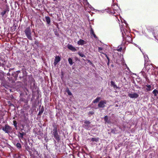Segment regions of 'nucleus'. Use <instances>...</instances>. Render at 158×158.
I'll return each instance as SVG.
<instances>
[{
  "instance_id": "1",
  "label": "nucleus",
  "mask_w": 158,
  "mask_h": 158,
  "mask_svg": "<svg viewBox=\"0 0 158 158\" xmlns=\"http://www.w3.org/2000/svg\"><path fill=\"white\" fill-rule=\"evenodd\" d=\"M54 129L52 131V135H53L57 141H59L60 139V135H59L57 126L56 125H54L53 126Z\"/></svg>"
},
{
  "instance_id": "2",
  "label": "nucleus",
  "mask_w": 158,
  "mask_h": 158,
  "mask_svg": "<svg viewBox=\"0 0 158 158\" xmlns=\"http://www.w3.org/2000/svg\"><path fill=\"white\" fill-rule=\"evenodd\" d=\"M2 129L5 133H10L12 130L11 127L7 124L4 127H3Z\"/></svg>"
},
{
  "instance_id": "3",
  "label": "nucleus",
  "mask_w": 158,
  "mask_h": 158,
  "mask_svg": "<svg viewBox=\"0 0 158 158\" xmlns=\"http://www.w3.org/2000/svg\"><path fill=\"white\" fill-rule=\"evenodd\" d=\"M25 32L27 38L29 40H32V38L31 36V30L30 27H28L25 29Z\"/></svg>"
},
{
  "instance_id": "4",
  "label": "nucleus",
  "mask_w": 158,
  "mask_h": 158,
  "mask_svg": "<svg viewBox=\"0 0 158 158\" xmlns=\"http://www.w3.org/2000/svg\"><path fill=\"white\" fill-rule=\"evenodd\" d=\"M128 96L131 98H137L139 96V95L137 93H129Z\"/></svg>"
},
{
  "instance_id": "5",
  "label": "nucleus",
  "mask_w": 158,
  "mask_h": 158,
  "mask_svg": "<svg viewBox=\"0 0 158 158\" xmlns=\"http://www.w3.org/2000/svg\"><path fill=\"white\" fill-rule=\"evenodd\" d=\"M106 103V101H101L98 103V106L99 108H103L105 106V105Z\"/></svg>"
},
{
  "instance_id": "6",
  "label": "nucleus",
  "mask_w": 158,
  "mask_h": 158,
  "mask_svg": "<svg viewBox=\"0 0 158 158\" xmlns=\"http://www.w3.org/2000/svg\"><path fill=\"white\" fill-rule=\"evenodd\" d=\"M9 11V8L7 7H6L4 9L3 11L0 14L2 16V17H3L6 13H7Z\"/></svg>"
},
{
  "instance_id": "7",
  "label": "nucleus",
  "mask_w": 158,
  "mask_h": 158,
  "mask_svg": "<svg viewBox=\"0 0 158 158\" xmlns=\"http://www.w3.org/2000/svg\"><path fill=\"white\" fill-rule=\"evenodd\" d=\"M60 58L59 56H56L54 60V64L56 66L57 64L60 61Z\"/></svg>"
},
{
  "instance_id": "8",
  "label": "nucleus",
  "mask_w": 158,
  "mask_h": 158,
  "mask_svg": "<svg viewBox=\"0 0 158 158\" xmlns=\"http://www.w3.org/2000/svg\"><path fill=\"white\" fill-rule=\"evenodd\" d=\"M90 122L87 120H85L84 121V125L86 128L88 129L90 127Z\"/></svg>"
},
{
  "instance_id": "9",
  "label": "nucleus",
  "mask_w": 158,
  "mask_h": 158,
  "mask_svg": "<svg viewBox=\"0 0 158 158\" xmlns=\"http://www.w3.org/2000/svg\"><path fill=\"white\" fill-rule=\"evenodd\" d=\"M68 48L70 50L73 51H76V49L71 45L68 44Z\"/></svg>"
},
{
  "instance_id": "10",
  "label": "nucleus",
  "mask_w": 158,
  "mask_h": 158,
  "mask_svg": "<svg viewBox=\"0 0 158 158\" xmlns=\"http://www.w3.org/2000/svg\"><path fill=\"white\" fill-rule=\"evenodd\" d=\"M86 44L85 41L83 40L80 39L77 42V44L79 45H83Z\"/></svg>"
},
{
  "instance_id": "11",
  "label": "nucleus",
  "mask_w": 158,
  "mask_h": 158,
  "mask_svg": "<svg viewBox=\"0 0 158 158\" xmlns=\"http://www.w3.org/2000/svg\"><path fill=\"white\" fill-rule=\"evenodd\" d=\"M25 157L22 155L18 154H15L14 156L15 158H24Z\"/></svg>"
},
{
  "instance_id": "12",
  "label": "nucleus",
  "mask_w": 158,
  "mask_h": 158,
  "mask_svg": "<svg viewBox=\"0 0 158 158\" xmlns=\"http://www.w3.org/2000/svg\"><path fill=\"white\" fill-rule=\"evenodd\" d=\"M45 20L47 24H50L51 22L50 18L48 16H46L45 17Z\"/></svg>"
},
{
  "instance_id": "13",
  "label": "nucleus",
  "mask_w": 158,
  "mask_h": 158,
  "mask_svg": "<svg viewBox=\"0 0 158 158\" xmlns=\"http://www.w3.org/2000/svg\"><path fill=\"white\" fill-rule=\"evenodd\" d=\"M104 120L106 123H110L111 122L110 119H109L108 117L107 116H106L104 117Z\"/></svg>"
},
{
  "instance_id": "14",
  "label": "nucleus",
  "mask_w": 158,
  "mask_h": 158,
  "mask_svg": "<svg viewBox=\"0 0 158 158\" xmlns=\"http://www.w3.org/2000/svg\"><path fill=\"white\" fill-rule=\"evenodd\" d=\"M146 86L147 87V88L146 89L147 91H150L152 89H151V85L148 84L146 85Z\"/></svg>"
},
{
  "instance_id": "15",
  "label": "nucleus",
  "mask_w": 158,
  "mask_h": 158,
  "mask_svg": "<svg viewBox=\"0 0 158 158\" xmlns=\"http://www.w3.org/2000/svg\"><path fill=\"white\" fill-rule=\"evenodd\" d=\"M111 85L113 86L114 88L117 89L118 88V87L115 84V83L113 82V81H111Z\"/></svg>"
},
{
  "instance_id": "16",
  "label": "nucleus",
  "mask_w": 158,
  "mask_h": 158,
  "mask_svg": "<svg viewBox=\"0 0 158 158\" xmlns=\"http://www.w3.org/2000/svg\"><path fill=\"white\" fill-rule=\"evenodd\" d=\"M100 99V97H97L93 101V102L94 103H95L98 102H99V101Z\"/></svg>"
},
{
  "instance_id": "17",
  "label": "nucleus",
  "mask_w": 158,
  "mask_h": 158,
  "mask_svg": "<svg viewBox=\"0 0 158 158\" xmlns=\"http://www.w3.org/2000/svg\"><path fill=\"white\" fill-rule=\"evenodd\" d=\"M152 93L154 94L155 96H156L157 94H158V90L155 89L153 91Z\"/></svg>"
},
{
  "instance_id": "18",
  "label": "nucleus",
  "mask_w": 158,
  "mask_h": 158,
  "mask_svg": "<svg viewBox=\"0 0 158 158\" xmlns=\"http://www.w3.org/2000/svg\"><path fill=\"white\" fill-rule=\"evenodd\" d=\"M99 140V139L98 138H92L91 139V140L92 141H95L96 142H98Z\"/></svg>"
},
{
  "instance_id": "19",
  "label": "nucleus",
  "mask_w": 158,
  "mask_h": 158,
  "mask_svg": "<svg viewBox=\"0 0 158 158\" xmlns=\"http://www.w3.org/2000/svg\"><path fill=\"white\" fill-rule=\"evenodd\" d=\"M68 61H69V63L71 65H72V64H73V63L72 60L71 58H69L68 59Z\"/></svg>"
},
{
  "instance_id": "20",
  "label": "nucleus",
  "mask_w": 158,
  "mask_h": 158,
  "mask_svg": "<svg viewBox=\"0 0 158 158\" xmlns=\"http://www.w3.org/2000/svg\"><path fill=\"white\" fill-rule=\"evenodd\" d=\"M24 132L22 133H19V137L21 138L22 139L23 138V136L24 135Z\"/></svg>"
},
{
  "instance_id": "21",
  "label": "nucleus",
  "mask_w": 158,
  "mask_h": 158,
  "mask_svg": "<svg viewBox=\"0 0 158 158\" xmlns=\"http://www.w3.org/2000/svg\"><path fill=\"white\" fill-rule=\"evenodd\" d=\"M16 146L19 148H21V145L19 143H17L16 144Z\"/></svg>"
},
{
  "instance_id": "22",
  "label": "nucleus",
  "mask_w": 158,
  "mask_h": 158,
  "mask_svg": "<svg viewBox=\"0 0 158 158\" xmlns=\"http://www.w3.org/2000/svg\"><path fill=\"white\" fill-rule=\"evenodd\" d=\"M78 54L79 55V56L81 57H83L85 56L84 54L82 53L79 52Z\"/></svg>"
},
{
  "instance_id": "23",
  "label": "nucleus",
  "mask_w": 158,
  "mask_h": 158,
  "mask_svg": "<svg viewBox=\"0 0 158 158\" xmlns=\"http://www.w3.org/2000/svg\"><path fill=\"white\" fill-rule=\"evenodd\" d=\"M90 34L91 35H93V34H94V31L92 28H91V29L90 31Z\"/></svg>"
},
{
  "instance_id": "24",
  "label": "nucleus",
  "mask_w": 158,
  "mask_h": 158,
  "mask_svg": "<svg viewBox=\"0 0 158 158\" xmlns=\"http://www.w3.org/2000/svg\"><path fill=\"white\" fill-rule=\"evenodd\" d=\"M13 123H14V126L15 127H17V122H16V121H13Z\"/></svg>"
},
{
  "instance_id": "25",
  "label": "nucleus",
  "mask_w": 158,
  "mask_h": 158,
  "mask_svg": "<svg viewBox=\"0 0 158 158\" xmlns=\"http://www.w3.org/2000/svg\"><path fill=\"white\" fill-rule=\"evenodd\" d=\"M67 92L68 95H72V93L71 92L69 91V90H67Z\"/></svg>"
},
{
  "instance_id": "26",
  "label": "nucleus",
  "mask_w": 158,
  "mask_h": 158,
  "mask_svg": "<svg viewBox=\"0 0 158 158\" xmlns=\"http://www.w3.org/2000/svg\"><path fill=\"white\" fill-rule=\"evenodd\" d=\"M98 50L99 51H101L102 50V48H101V47H99L98 48Z\"/></svg>"
},
{
  "instance_id": "27",
  "label": "nucleus",
  "mask_w": 158,
  "mask_h": 158,
  "mask_svg": "<svg viewBox=\"0 0 158 158\" xmlns=\"http://www.w3.org/2000/svg\"><path fill=\"white\" fill-rule=\"evenodd\" d=\"M93 35V36H94V37L95 38H96L97 37V36H96V35H95V34H94Z\"/></svg>"
},
{
  "instance_id": "28",
  "label": "nucleus",
  "mask_w": 158,
  "mask_h": 158,
  "mask_svg": "<svg viewBox=\"0 0 158 158\" xmlns=\"http://www.w3.org/2000/svg\"><path fill=\"white\" fill-rule=\"evenodd\" d=\"M106 56L107 57V58L108 60V63H109V58L106 55Z\"/></svg>"
},
{
  "instance_id": "29",
  "label": "nucleus",
  "mask_w": 158,
  "mask_h": 158,
  "mask_svg": "<svg viewBox=\"0 0 158 158\" xmlns=\"http://www.w3.org/2000/svg\"><path fill=\"white\" fill-rule=\"evenodd\" d=\"M111 132L114 133H115V132L113 130H112Z\"/></svg>"
},
{
  "instance_id": "30",
  "label": "nucleus",
  "mask_w": 158,
  "mask_h": 158,
  "mask_svg": "<svg viewBox=\"0 0 158 158\" xmlns=\"http://www.w3.org/2000/svg\"><path fill=\"white\" fill-rule=\"evenodd\" d=\"M148 66V64H147L146 63L144 64V66L145 67H146Z\"/></svg>"
},
{
  "instance_id": "31",
  "label": "nucleus",
  "mask_w": 158,
  "mask_h": 158,
  "mask_svg": "<svg viewBox=\"0 0 158 158\" xmlns=\"http://www.w3.org/2000/svg\"><path fill=\"white\" fill-rule=\"evenodd\" d=\"M142 72H144V69H143V70H142Z\"/></svg>"
},
{
  "instance_id": "32",
  "label": "nucleus",
  "mask_w": 158,
  "mask_h": 158,
  "mask_svg": "<svg viewBox=\"0 0 158 158\" xmlns=\"http://www.w3.org/2000/svg\"><path fill=\"white\" fill-rule=\"evenodd\" d=\"M17 72L18 73H20V71H17Z\"/></svg>"
},
{
  "instance_id": "33",
  "label": "nucleus",
  "mask_w": 158,
  "mask_h": 158,
  "mask_svg": "<svg viewBox=\"0 0 158 158\" xmlns=\"http://www.w3.org/2000/svg\"><path fill=\"white\" fill-rule=\"evenodd\" d=\"M112 8H113V9H114V7H112Z\"/></svg>"
},
{
  "instance_id": "34",
  "label": "nucleus",
  "mask_w": 158,
  "mask_h": 158,
  "mask_svg": "<svg viewBox=\"0 0 158 158\" xmlns=\"http://www.w3.org/2000/svg\"><path fill=\"white\" fill-rule=\"evenodd\" d=\"M53 0V1H56V0Z\"/></svg>"
}]
</instances>
